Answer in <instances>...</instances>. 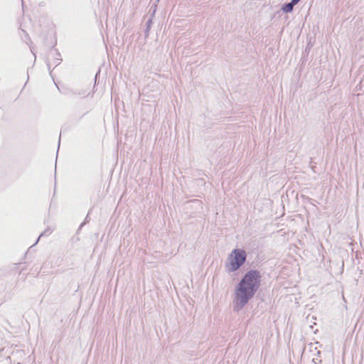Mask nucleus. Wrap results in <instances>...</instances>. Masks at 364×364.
I'll use <instances>...</instances> for the list:
<instances>
[{"instance_id": "nucleus-10", "label": "nucleus", "mask_w": 364, "mask_h": 364, "mask_svg": "<svg viewBox=\"0 0 364 364\" xmlns=\"http://www.w3.org/2000/svg\"><path fill=\"white\" fill-rule=\"evenodd\" d=\"M100 70H98L97 74L95 75V79L97 78V75L100 74Z\"/></svg>"}, {"instance_id": "nucleus-3", "label": "nucleus", "mask_w": 364, "mask_h": 364, "mask_svg": "<svg viewBox=\"0 0 364 364\" xmlns=\"http://www.w3.org/2000/svg\"><path fill=\"white\" fill-rule=\"evenodd\" d=\"M282 11L286 14L291 13L294 9V6L290 3H284L281 8Z\"/></svg>"}, {"instance_id": "nucleus-9", "label": "nucleus", "mask_w": 364, "mask_h": 364, "mask_svg": "<svg viewBox=\"0 0 364 364\" xmlns=\"http://www.w3.org/2000/svg\"><path fill=\"white\" fill-rule=\"evenodd\" d=\"M47 67H48V69L50 70V63L49 62H47Z\"/></svg>"}, {"instance_id": "nucleus-1", "label": "nucleus", "mask_w": 364, "mask_h": 364, "mask_svg": "<svg viewBox=\"0 0 364 364\" xmlns=\"http://www.w3.org/2000/svg\"><path fill=\"white\" fill-rule=\"evenodd\" d=\"M261 273L257 269H251L245 273L235 287L234 311L242 310L254 297L261 285Z\"/></svg>"}, {"instance_id": "nucleus-11", "label": "nucleus", "mask_w": 364, "mask_h": 364, "mask_svg": "<svg viewBox=\"0 0 364 364\" xmlns=\"http://www.w3.org/2000/svg\"><path fill=\"white\" fill-rule=\"evenodd\" d=\"M60 136L59 137V139H58V146L60 145Z\"/></svg>"}, {"instance_id": "nucleus-4", "label": "nucleus", "mask_w": 364, "mask_h": 364, "mask_svg": "<svg viewBox=\"0 0 364 364\" xmlns=\"http://www.w3.org/2000/svg\"><path fill=\"white\" fill-rule=\"evenodd\" d=\"M152 24H153V21H152V19L150 18L146 22V28L144 30V37L146 38L149 37V31L151 29Z\"/></svg>"}, {"instance_id": "nucleus-5", "label": "nucleus", "mask_w": 364, "mask_h": 364, "mask_svg": "<svg viewBox=\"0 0 364 364\" xmlns=\"http://www.w3.org/2000/svg\"><path fill=\"white\" fill-rule=\"evenodd\" d=\"M53 230L50 228H46L43 232L41 233L35 244H36L38 242L41 237L48 236L50 234H51Z\"/></svg>"}, {"instance_id": "nucleus-2", "label": "nucleus", "mask_w": 364, "mask_h": 364, "mask_svg": "<svg viewBox=\"0 0 364 364\" xmlns=\"http://www.w3.org/2000/svg\"><path fill=\"white\" fill-rule=\"evenodd\" d=\"M247 253L240 248L234 249L228 255L225 264V270L228 274L237 271L245 263Z\"/></svg>"}, {"instance_id": "nucleus-8", "label": "nucleus", "mask_w": 364, "mask_h": 364, "mask_svg": "<svg viewBox=\"0 0 364 364\" xmlns=\"http://www.w3.org/2000/svg\"><path fill=\"white\" fill-rule=\"evenodd\" d=\"M300 0H291L290 3L294 6L296 4H297Z\"/></svg>"}, {"instance_id": "nucleus-7", "label": "nucleus", "mask_w": 364, "mask_h": 364, "mask_svg": "<svg viewBox=\"0 0 364 364\" xmlns=\"http://www.w3.org/2000/svg\"><path fill=\"white\" fill-rule=\"evenodd\" d=\"M88 218H89V215H87V216H86V218H85V219L84 222L81 223V225H80V226L79 230H80V228H82V226H83L86 223H88V222H89Z\"/></svg>"}, {"instance_id": "nucleus-6", "label": "nucleus", "mask_w": 364, "mask_h": 364, "mask_svg": "<svg viewBox=\"0 0 364 364\" xmlns=\"http://www.w3.org/2000/svg\"><path fill=\"white\" fill-rule=\"evenodd\" d=\"M55 55H57V57L55 59V66H57L58 65H59L62 59L60 58V54L58 52H56Z\"/></svg>"}, {"instance_id": "nucleus-12", "label": "nucleus", "mask_w": 364, "mask_h": 364, "mask_svg": "<svg viewBox=\"0 0 364 364\" xmlns=\"http://www.w3.org/2000/svg\"><path fill=\"white\" fill-rule=\"evenodd\" d=\"M155 12H156V9H154V10L153 11V15L154 14Z\"/></svg>"}]
</instances>
